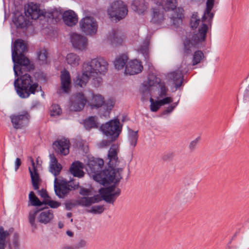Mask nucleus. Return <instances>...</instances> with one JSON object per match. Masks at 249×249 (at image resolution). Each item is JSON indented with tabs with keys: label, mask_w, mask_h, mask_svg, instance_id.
I'll return each instance as SVG.
<instances>
[{
	"label": "nucleus",
	"mask_w": 249,
	"mask_h": 249,
	"mask_svg": "<svg viewBox=\"0 0 249 249\" xmlns=\"http://www.w3.org/2000/svg\"><path fill=\"white\" fill-rule=\"evenodd\" d=\"M121 194V189L118 185L110 184V204H113Z\"/></svg>",
	"instance_id": "32"
},
{
	"label": "nucleus",
	"mask_w": 249,
	"mask_h": 249,
	"mask_svg": "<svg viewBox=\"0 0 249 249\" xmlns=\"http://www.w3.org/2000/svg\"><path fill=\"white\" fill-rule=\"evenodd\" d=\"M157 6L164 8L165 10H171L172 14L170 21L174 25H178L181 22L183 17V10L181 8H176L177 6V0H154Z\"/></svg>",
	"instance_id": "6"
},
{
	"label": "nucleus",
	"mask_w": 249,
	"mask_h": 249,
	"mask_svg": "<svg viewBox=\"0 0 249 249\" xmlns=\"http://www.w3.org/2000/svg\"><path fill=\"white\" fill-rule=\"evenodd\" d=\"M86 246V242L83 240H82L74 246L76 249H79L80 248L85 247Z\"/></svg>",
	"instance_id": "53"
},
{
	"label": "nucleus",
	"mask_w": 249,
	"mask_h": 249,
	"mask_svg": "<svg viewBox=\"0 0 249 249\" xmlns=\"http://www.w3.org/2000/svg\"><path fill=\"white\" fill-rule=\"evenodd\" d=\"M63 19L65 23L69 26H72L78 22V17L72 10H68L64 12Z\"/></svg>",
	"instance_id": "21"
},
{
	"label": "nucleus",
	"mask_w": 249,
	"mask_h": 249,
	"mask_svg": "<svg viewBox=\"0 0 249 249\" xmlns=\"http://www.w3.org/2000/svg\"><path fill=\"white\" fill-rule=\"evenodd\" d=\"M200 139V137H198L197 138L191 142L189 144V148L190 150H194L196 148V145H197Z\"/></svg>",
	"instance_id": "49"
},
{
	"label": "nucleus",
	"mask_w": 249,
	"mask_h": 249,
	"mask_svg": "<svg viewBox=\"0 0 249 249\" xmlns=\"http://www.w3.org/2000/svg\"><path fill=\"white\" fill-rule=\"evenodd\" d=\"M100 113L101 115H102L104 117L109 116V108L107 106L105 110H102V109H100Z\"/></svg>",
	"instance_id": "56"
},
{
	"label": "nucleus",
	"mask_w": 249,
	"mask_h": 249,
	"mask_svg": "<svg viewBox=\"0 0 249 249\" xmlns=\"http://www.w3.org/2000/svg\"><path fill=\"white\" fill-rule=\"evenodd\" d=\"M64 249H76L75 246H66L65 247Z\"/></svg>",
	"instance_id": "61"
},
{
	"label": "nucleus",
	"mask_w": 249,
	"mask_h": 249,
	"mask_svg": "<svg viewBox=\"0 0 249 249\" xmlns=\"http://www.w3.org/2000/svg\"><path fill=\"white\" fill-rule=\"evenodd\" d=\"M123 40V36L119 31H113L110 42L112 45L116 46L121 44Z\"/></svg>",
	"instance_id": "34"
},
{
	"label": "nucleus",
	"mask_w": 249,
	"mask_h": 249,
	"mask_svg": "<svg viewBox=\"0 0 249 249\" xmlns=\"http://www.w3.org/2000/svg\"><path fill=\"white\" fill-rule=\"evenodd\" d=\"M123 124L120 122L118 117L110 120V146L114 143H120L116 142L123 130Z\"/></svg>",
	"instance_id": "11"
},
{
	"label": "nucleus",
	"mask_w": 249,
	"mask_h": 249,
	"mask_svg": "<svg viewBox=\"0 0 249 249\" xmlns=\"http://www.w3.org/2000/svg\"><path fill=\"white\" fill-rule=\"evenodd\" d=\"M28 51L27 44L21 39L15 40L12 49V57L14 71L17 78L14 86L17 94L22 99L28 98L38 91L39 85L37 80L27 73L26 71L33 69L30 60L24 53Z\"/></svg>",
	"instance_id": "1"
},
{
	"label": "nucleus",
	"mask_w": 249,
	"mask_h": 249,
	"mask_svg": "<svg viewBox=\"0 0 249 249\" xmlns=\"http://www.w3.org/2000/svg\"><path fill=\"white\" fill-rule=\"evenodd\" d=\"M83 167L84 165L82 162L79 161H75L71 164L70 171L74 177L82 178L85 175L84 172L82 170Z\"/></svg>",
	"instance_id": "23"
},
{
	"label": "nucleus",
	"mask_w": 249,
	"mask_h": 249,
	"mask_svg": "<svg viewBox=\"0 0 249 249\" xmlns=\"http://www.w3.org/2000/svg\"><path fill=\"white\" fill-rule=\"evenodd\" d=\"M43 209H36L33 211H31L29 213V221L30 224L31 225L32 227L36 229V225L35 223V218L36 214L38 213H39L41 210H42Z\"/></svg>",
	"instance_id": "39"
},
{
	"label": "nucleus",
	"mask_w": 249,
	"mask_h": 249,
	"mask_svg": "<svg viewBox=\"0 0 249 249\" xmlns=\"http://www.w3.org/2000/svg\"><path fill=\"white\" fill-rule=\"evenodd\" d=\"M105 103V99L100 94H93L89 105L92 109L98 108L102 107Z\"/></svg>",
	"instance_id": "29"
},
{
	"label": "nucleus",
	"mask_w": 249,
	"mask_h": 249,
	"mask_svg": "<svg viewBox=\"0 0 249 249\" xmlns=\"http://www.w3.org/2000/svg\"><path fill=\"white\" fill-rule=\"evenodd\" d=\"M100 130L105 135L107 136H109V122H106L105 124H103L100 127Z\"/></svg>",
	"instance_id": "48"
},
{
	"label": "nucleus",
	"mask_w": 249,
	"mask_h": 249,
	"mask_svg": "<svg viewBox=\"0 0 249 249\" xmlns=\"http://www.w3.org/2000/svg\"><path fill=\"white\" fill-rule=\"evenodd\" d=\"M21 161L19 158H17L16 160L15 161V170L17 171L19 168V166L21 165Z\"/></svg>",
	"instance_id": "57"
},
{
	"label": "nucleus",
	"mask_w": 249,
	"mask_h": 249,
	"mask_svg": "<svg viewBox=\"0 0 249 249\" xmlns=\"http://www.w3.org/2000/svg\"><path fill=\"white\" fill-rule=\"evenodd\" d=\"M14 231L13 228H10L8 231H5L2 226L0 227V249H5L8 242L7 238Z\"/></svg>",
	"instance_id": "24"
},
{
	"label": "nucleus",
	"mask_w": 249,
	"mask_h": 249,
	"mask_svg": "<svg viewBox=\"0 0 249 249\" xmlns=\"http://www.w3.org/2000/svg\"><path fill=\"white\" fill-rule=\"evenodd\" d=\"M215 0H207L206 8L202 18V26L196 34H189L185 39L184 44V52L189 54L192 50L197 47L199 44L204 41L206 38L208 26H211L213 14L211 11L214 4Z\"/></svg>",
	"instance_id": "3"
},
{
	"label": "nucleus",
	"mask_w": 249,
	"mask_h": 249,
	"mask_svg": "<svg viewBox=\"0 0 249 249\" xmlns=\"http://www.w3.org/2000/svg\"><path fill=\"white\" fill-rule=\"evenodd\" d=\"M51 116H58L61 113V109L57 104H53L50 109Z\"/></svg>",
	"instance_id": "44"
},
{
	"label": "nucleus",
	"mask_w": 249,
	"mask_h": 249,
	"mask_svg": "<svg viewBox=\"0 0 249 249\" xmlns=\"http://www.w3.org/2000/svg\"><path fill=\"white\" fill-rule=\"evenodd\" d=\"M72 216V213H67V216L69 218L71 217Z\"/></svg>",
	"instance_id": "64"
},
{
	"label": "nucleus",
	"mask_w": 249,
	"mask_h": 249,
	"mask_svg": "<svg viewBox=\"0 0 249 249\" xmlns=\"http://www.w3.org/2000/svg\"><path fill=\"white\" fill-rule=\"evenodd\" d=\"M53 218V211L48 210L41 212L38 219L39 222L43 224H47L50 222Z\"/></svg>",
	"instance_id": "31"
},
{
	"label": "nucleus",
	"mask_w": 249,
	"mask_h": 249,
	"mask_svg": "<svg viewBox=\"0 0 249 249\" xmlns=\"http://www.w3.org/2000/svg\"><path fill=\"white\" fill-rule=\"evenodd\" d=\"M127 13V6L122 0L115 1L110 6V17L115 22L124 18Z\"/></svg>",
	"instance_id": "9"
},
{
	"label": "nucleus",
	"mask_w": 249,
	"mask_h": 249,
	"mask_svg": "<svg viewBox=\"0 0 249 249\" xmlns=\"http://www.w3.org/2000/svg\"><path fill=\"white\" fill-rule=\"evenodd\" d=\"M74 206L75 204L71 202L66 203L65 204L66 209L67 210H71Z\"/></svg>",
	"instance_id": "58"
},
{
	"label": "nucleus",
	"mask_w": 249,
	"mask_h": 249,
	"mask_svg": "<svg viewBox=\"0 0 249 249\" xmlns=\"http://www.w3.org/2000/svg\"><path fill=\"white\" fill-rule=\"evenodd\" d=\"M87 102V100L83 93H77L71 97L70 109L74 111H81L84 107Z\"/></svg>",
	"instance_id": "13"
},
{
	"label": "nucleus",
	"mask_w": 249,
	"mask_h": 249,
	"mask_svg": "<svg viewBox=\"0 0 249 249\" xmlns=\"http://www.w3.org/2000/svg\"><path fill=\"white\" fill-rule=\"evenodd\" d=\"M120 149L118 143L112 144L110 146V184L119 185L123 178L125 163L118 157Z\"/></svg>",
	"instance_id": "4"
},
{
	"label": "nucleus",
	"mask_w": 249,
	"mask_h": 249,
	"mask_svg": "<svg viewBox=\"0 0 249 249\" xmlns=\"http://www.w3.org/2000/svg\"><path fill=\"white\" fill-rule=\"evenodd\" d=\"M109 145V141L108 140H102L100 142L98 143V146L101 148H104L107 147Z\"/></svg>",
	"instance_id": "51"
},
{
	"label": "nucleus",
	"mask_w": 249,
	"mask_h": 249,
	"mask_svg": "<svg viewBox=\"0 0 249 249\" xmlns=\"http://www.w3.org/2000/svg\"><path fill=\"white\" fill-rule=\"evenodd\" d=\"M50 172L55 177L59 175L62 169V165L58 162V160L53 154H50Z\"/></svg>",
	"instance_id": "22"
},
{
	"label": "nucleus",
	"mask_w": 249,
	"mask_h": 249,
	"mask_svg": "<svg viewBox=\"0 0 249 249\" xmlns=\"http://www.w3.org/2000/svg\"><path fill=\"white\" fill-rule=\"evenodd\" d=\"M84 124L85 128L88 130L98 127L96 117L95 116H90L85 119Z\"/></svg>",
	"instance_id": "37"
},
{
	"label": "nucleus",
	"mask_w": 249,
	"mask_h": 249,
	"mask_svg": "<svg viewBox=\"0 0 249 249\" xmlns=\"http://www.w3.org/2000/svg\"><path fill=\"white\" fill-rule=\"evenodd\" d=\"M71 42L73 47L78 50H84L88 46L87 38L77 34H73L71 36Z\"/></svg>",
	"instance_id": "16"
},
{
	"label": "nucleus",
	"mask_w": 249,
	"mask_h": 249,
	"mask_svg": "<svg viewBox=\"0 0 249 249\" xmlns=\"http://www.w3.org/2000/svg\"><path fill=\"white\" fill-rule=\"evenodd\" d=\"M127 139L130 147L134 148L137 145L138 139V131H134L128 128L127 129Z\"/></svg>",
	"instance_id": "30"
},
{
	"label": "nucleus",
	"mask_w": 249,
	"mask_h": 249,
	"mask_svg": "<svg viewBox=\"0 0 249 249\" xmlns=\"http://www.w3.org/2000/svg\"><path fill=\"white\" fill-rule=\"evenodd\" d=\"M158 7H154L152 9L153 15L152 20L155 23L163 25L167 24L163 9L164 8L158 6Z\"/></svg>",
	"instance_id": "17"
},
{
	"label": "nucleus",
	"mask_w": 249,
	"mask_h": 249,
	"mask_svg": "<svg viewBox=\"0 0 249 249\" xmlns=\"http://www.w3.org/2000/svg\"><path fill=\"white\" fill-rule=\"evenodd\" d=\"M44 204L48 205L52 208H57L61 205L60 202L51 200L50 199H45L43 201Z\"/></svg>",
	"instance_id": "46"
},
{
	"label": "nucleus",
	"mask_w": 249,
	"mask_h": 249,
	"mask_svg": "<svg viewBox=\"0 0 249 249\" xmlns=\"http://www.w3.org/2000/svg\"><path fill=\"white\" fill-rule=\"evenodd\" d=\"M178 102L174 103L173 104L171 105L172 107H174V109L178 106Z\"/></svg>",
	"instance_id": "62"
},
{
	"label": "nucleus",
	"mask_w": 249,
	"mask_h": 249,
	"mask_svg": "<svg viewBox=\"0 0 249 249\" xmlns=\"http://www.w3.org/2000/svg\"><path fill=\"white\" fill-rule=\"evenodd\" d=\"M39 195L42 197L44 198L45 199L44 200L49 199L48 198H50V196L47 194V192L46 190L42 189L41 191H40Z\"/></svg>",
	"instance_id": "52"
},
{
	"label": "nucleus",
	"mask_w": 249,
	"mask_h": 249,
	"mask_svg": "<svg viewBox=\"0 0 249 249\" xmlns=\"http://www.w3.org/2000/svg\"><path fill=\"white\" fill-rule=\"evenodd\" d=\"M192 196L193 194L187 188L181 189L177 195V197L182 200L189 199Z\"/></svg>",
	"instance_id": "36"
},
{
	"label": "nucleus",
	"mask_w": 249,
	"mask_h": 249,
	"mask_svg": "<svg viewBox=\"0 0 249 249\" xmlns=\"http://www.w3.org/2000/svg\"><path fill=\"white\" fill-rule=\"evenodd\" d=\"M104 164V161L102 159L93 158L89 160L88 165L90 171L94 174L93 179L107 187H109V169L101 171Z\"/></svg>",
	"instance_id": "5"
},
{
	"label": "nucleus",
	"mask_w": 249,
	"mask_h": 249,
	"mask_svg": "<svg viewBox=\"0 0 249 249\" xmlns=\"http://www.w3.org/2000/svg\"><path fill=\"white\" fill-rule=\"evenodd\" d=\"M31 163L32 168L29 167V172L31 175L32 183L35 190H37L39 188L38 182L39 181V177L37 173V170L35 167V164L34 160L31 158Z\"/></svg>",
	"instance_id": "25"
},
{
	"label": "nucleus",
	"mask_w": 249,
	"mask_h": 249,
	"mask_svg": "<svg viewBox=\"0 0 249 249\" xmlns=\"http://www.w3.org/2000/svg\"><path fill=\"white\" fill-rule=\"evenodd\" d=\"M147 84L149 87L159 85L160 88L159 95L160 98L165 97L167 95L168 89L164 82L160 81V79L154 75H150L148 79Z\"/></svg>",
	"instance_id": "14"
},
{
	"label": "nucleus",
	"mask_w": 249,
	"mask_h": 249,
	"mask_svg": "<svg viewBox=\"0 0 249 249\" xmlns=\"http://www.w3.org/2000/svg\"><path fill=\"white\" fill-rule=\"evenodd\" d=\"M79 183L75 179H71L70 181L62 180L59 182L57 181L56 178H55L54 181V188L55 194L59 198H64L72 190L78 189Z\"/></svg>",
	"instance_id": "7"
},
{
	"label": "nucleus",
	"mask_w": 249,
	"mask_h": 249,
	"mask_svg": "<svg viewBox=\"0 0 249 249\" xmlns=\"http://www.w3.org/2000/svg\"><path fill=\"white\" fill-rule=\"evenodd\" d=\"M66 58L67 63L72 67H76L79 64L80 58L79 56L76 53H68Z\"/></svg>",
	"instance_id": "33"
},
{
	"label": "nucleus",
	"mask_w": 249,
	"mask_h": 249,
	"mask_svg": "<svg viewBox=\"0 0 249 249\" xmlns=\"http://www.w3.org/2000/svg\"><path fill=\"white\" fill-rule=\"evenodd\" d=\"M204 58L203 53L200 51H196L194 54L193 59V65L199 63L201 60Z\"/></svg>",
	"instance_id": "42"
},
{
	"label": "nucleus",
	"mask_w": 249,
	"mask_h": 249,
	"mask_svg": "<svg viewBox=\"0 0 249 249\" xmlns=\"http://www.w3.org/2000/svg\"><path fill=\"white\" fill-rule=\"evenodd\" d=\"M108 63L103 58H95L85 62L83 65L82 74H78L75 84L80 87L85 86L90 78L94 80V84L99 85L102 81L100 74H104L107 71Z\"/></svg>",
	"instance_id": "2"
},
{
	"label": "nucleus",
	"mask_w": 249,
	"mask_h": 249,
	"mask_svg": "<svg viewBox=\"0 0 249 249\" xmlns=\"http://www.w3.org/2000/svg\"><path fill=\"white\" fill-rule=\"evenodd\" d=\"M29 201L31 205L34 206H41L43 204V201L41 202L37 197L36 196L34 192L31 191L29 195Z\"/></svg>",
	"instance_id": "38"
},
{
	"label": "nucleus",
	"mask_w": 249,
	"mask_h": 249,
	"mask_svg": "<svg viewBox=\"0 0 249 249\" xmlns=\"http://www.w3.org/2000/svg\"><path fill=\"white\" fill-rule=\"evenodd\" d=\"M10 118L14 128L18 129L27 125L30 116L27 111H23L21 114L11 115Z\"/></svg>",
	"instance_id": "12"
},
{
	"label": "nucleus",
	"mask_w": 249,
	"mask_h": 249,
	"mask_svg": "<svg viewBox=\"0 0 249 249\" xmlns=\"http://www.w3.org/2000/svg\"><path fill=\"white\" fill-rule=\"evenodd\" d=\"M148 8V4L144 0H134L132 3V8L139 14H143Z\"/></svg>",
	"instance_id": "26"
},
{
	"label": "nucleus",
	"mask_w": 249,
	"mask_h": 249,
	"mask_svg": "<svg viewBox=\"0 0 249 249\" xmlns=\"http://www.w3.org/2000/svg\"><path fill=\"white\" fill-rule=\"evenodd\" d=\"M104 210V209L103 206H93L91 208L89 212L94 213H101Z\"/></svg>",
	"instance_id": "47"
},
{
	"label": "nucleus",
	"mask_w": 249,
	"mask_h": 249,
	"mask_svg": "<svg viewBox=\"0 0 249 249\" xmlns=\"http://www.w3.org/2000/svg\"><path fill=\"white\" fill-rule=\"evenodd\" d=\"M25 14L27 17H30L32 19H36L40 16L41 13L38 5L31 2L25 8Z\"/></svg>",
	"instance_id": "19"
},
{
	"label": "nucleus",
	"mask_w": 249,
	"mask_h": 249,
	"mask_svg": "<svg viewBox=\"0 0 249 249\" xmlns=\"http://www.w3.org/2000/svg\"><path fill=\"white\" fill-rule=\"evenodd\" d=\"M248 80L249 81V75L247 78ZM244 98H247L249 96V84L248 88L246 89Z\"/></svg>",
	"instance_id": "60"
},
{
	"label": "nucleus",
	"mask_w": 249,
	"mask_h": 249,
	"mask_svg": "<svg viewBox=\"0 0 249 249\" xmlns=\"http://www.w3.org/2000/svg\"><path fill=\"white\" fill-rule=\"evenodd\" d=\"M161 106H164L166 104H169L172 103L173 101L172 98L171 97H165L162 99L159 100Z\"/></svg>",
	"instance_id": "50"
},
{
	"label": "nucleus",
	"mask_w": 249,
	"mask_h": 249,
	"mask_svg": "<svg viewBox=\"0 0 249 249\" xmlns=\"http://www.w3.org/2000/svg\"><path fill=\"white\" fill-rule=\"evenodd\" d=\"M67 234L70 236H72L73 235V233L71 231H67Z\"/></svg>",
	"instance_id": "63"
},
{
	"label": "nucleus",
	"mask_w": 249,
	"mask_h": 249,
	"mask_svg": "<svg viewBox=\"0 0 249 249\" xmlns=\"http://www.w3.org/2000/svg\"><path fill=\"white\" fill-rule=\"evenodd\" d=\"M128 57L126 55L123 54L116 58L114 62V65L115 69L120 70L124 68L125 65Z\"/></svg>",
	"instance_id": "35"
},
{
	"label": "nucleus",
	"mask_w": 249,
	"mask_h": 249,
	"mask_svg": "<svg viewBox=\"0 0 249 249\" xmlns=\"http://www.w3.org/2000/svg\"><path fill=\"white\" fill-rule=\"evenodd\" d=\"M19 234L17 232H15L13 236V240L12 244H9V249H12V247L14 249H19L20 243L19 241Z\"/></svg>",
	"instance_id": "41"
},
{
	"label": "nucleus",
	"mask_w": 249,
	"mask_h": 249,
	"mask_svg": "<svg viewBox=\"0 0 249 249\" xmlns=\"http://www.w3.org/2000/svg\"><path fill=\"white\" fill-rule=\"evenodd\" d=\"M61 88L64 92L67 93L70 89L71 76L67 70H64L61 72Z\"/></svg>",
	"instance_id": "20"
},
{
	"label": "nucleus",
	"mask_w": 249,
	"mask_h": 249,
	"mask_svg": "<svg viewBox=\"0 0 249 249\" xmlns=\"http://www.w3.org/2000/svg\"><path fill=\"white\" fill-rule=\"evenodd\" d=\"M79 24L82 32L87 35L92 36L97 32L98 24L93 18L86 17L80 20Z\"/></svg>",
	"instance_id": "10"
},
{
	"label": "nucleus",
	"mask_w": 249,
	"mask_h": 249,
	"mask_svg": "<svg viewBox=\"0 0 249 249\" xmlns=\"http://www.w3.org/2000/svg\"><path fill=\"white\" fill-rule=\"evenodd\" d=\"M143 67L141 62L137 60L129 61L126 65L124 73L126 74L134 75L141 72Z\"/></svg>",
	"instance_id": "18"
},
{
	"label": "nucleus",
	"mask_w": 249,
	"mask_h": 249,
	"mask_svg": "<svg viewBox=\"0 0 249 249\" xmlns=\"http://www.w3.org/2000/svg\"><path fill=\"white\" fill-rule=\"evenodd\" d=\"M174 107H172L171 105L167 107L166 109H165L162 114L163 115H168L171 113L174 110Z\"/></svg>",
	"instance_id": "54"
},
{
	"label": "nucleus",
	"mask_w": 249,
	"mask_h": 249,
	"mask_svg": "<svg viewBox=\"0 0 249 249\" xmlns=\"http://www.w3.org/2000/svg\"><path fill=\"white\" fill-rule=\"evenodd\" d=\"M53 148L58 154L66 156L69 153L70 142L63 139L55 141L53 144Z\"/></svg>",
	"instance_id": "15"
},
{
	"label": "nucleus",
	"mask_w": 249,
	"mask_h": 249,
	"mask_svg": "<svg viewBox=\"0 0 249 249\" xmlns=\"http://www.w3.org/2000/svg\"><path fill=\"white\" fill-rule=\"evenodd\" d=\"M13 21L17 28H20L26 27L29 22L26 18L22 14L18 12L15 13Z\"/></svg>",
	"instance_id": "28"
},
{
	"label": "nucleus",
	"mask_w": 249,
	"mask_h": 249,
	"mask_svg": "<svg viewBox=\"0 0 249 249\" xmlns=\"http://www.w3.org/2000/svg\"><path fill=\"white\" fill-rule=\"evenodd\" d=\"M116 103V100L114 98H110V110L111 109L110 107H113L115 104Z\"/></svg>",
	"instance_id": "59"
},
{
	"label": "nucleus",
	"mask_w": 249,
	"mask_h": 249,
	"mask_svg": "<svg viewBox=\"0 0 249 249\" xmlns=\"http://www.w3.org/2000/svg\"><path fill=\"white\" fill-rule=\"evenodd\" d=\"M99 195H96L92 197H82L76 201L78 205L89 207L93 203L98 202L102 200H104L109 202V187L101 188L99 190Z\"/></svg>",
	"instance_id": "8"
},
{
	"label": "nucleus",
	"mask_w": 249,
	"mask_h": 249,
	"mask_svg": "<svg viewBox=\"0 0 249 249\" xmlns=\"http://www.w3.org/2000/svg\"><path fill=\"white\" fill-rule=\"evenodd\" d=\"M37 57L40 64H45L47 62L48 52L45 49L37 52Z\"/></svg>",
	"instance_id": "40"
},
{
	"label": "nucleus",
	"mask_w": 249,
	"mask_h": 249,
	"mask_svg": "<svg viewBox=\"0 0 249 249\" xmlns=\"http://www.w3.org/2000/svg\"><path fill=\"white\" fill-rule=\"evenodd\" d=\"M200 19L197 13L193 14L191 18L190 25L192 28L196 29L200 23Z\"/></svg>",
	"instance_id": "43"
},
{
	"label": "nucleus",
	"mask_w": 249,
	"mask_h": 249,
	"mask_svg": "<svg viewBox=\"0 0 249 249\" xmlns=\"http://www.w3.org/2000/svg\"><path fill=\"white\" fill-rule=\"evenodd\" d=\"M90 191L88 189L82 188L80 189L79 193L83 196H88Z\"/></svg>",
	"instance_id": "55"
},
{
	"label": "nucleus",
	"mask_w": 249,
	"mask_h": 249,
	"mask_svg": "<svg viewBox=\"0 0 249 249\" xmlns=\"http://www.w3.org/2000/svg\"><path fill=\"white\" fill-rule=\"evenodd\" d=\"M149 101L150 102V109L152 112L157 111L161 106L159 100H154L153 98H150Z\"/></svg>",
	"instance_id": "45"
},
{
	"label": "nucleus",
	"mask_w": 249,
	"mask_h": 249,
	"mask_svg": "<svg viewBox=\"0 0 249 249\" xmlns=\"http://www.w3.org/2000/svg\"><path fill=\"white\" fill-rule=\"evenodd\" d=\"M167 76L169 79L173 81L176 88L181 86L183 76L182 72L179 70L168 73Z\"/></svg>",
	"instance_id": "27"
}]
</instances>
